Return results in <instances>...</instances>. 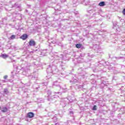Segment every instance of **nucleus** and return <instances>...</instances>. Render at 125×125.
<instances>
[{
    "mask_svg": "<svg viewBox=\"0 0 125 125\" xmlns=\"http://www.w3.org/2000/svg\"><path fill=\"white\" fill-rule=\"evenodd\" d=\"M21 67L19 66H17V70H21L22 72L23 75H25L27 76V74L26 73H28L30 71V68L29 67H27L26 66H24L23 65H21Z\"/></svg>",
    "mask_w": 125,
    "mask_h": 125,
    "instance_id": "f257e3e1",
    "label": "nucleus"
},
{
    "mask_svg": "<svg viewBox=\"0 0 125 125\" xmlns=\"http://www.w3.org/2000/svg\"><path fill=\"white\" fill-rule=\"evenodd\" d=\"M68 99H63V100H61V105H62V107H65V106H66V105H67V104H68Z\"/></svg>",
    "mask_w": 125,
    "mask_h": 125,
    "instance_id": "f03ea898",
    "label": "nucleus"
},
{
    "mask_svg": "<svg viewBox=\"0 0 125 125\" xmlns=\"http://www.w3.org/2000/svg\"><path fill=\"white\" fill-rule=\"evenodd\" d=\"M78 74L81 75L82 79H84V77H85V75L82 74H83V73H84V71L83 70V69H82V68L78 69Z\"/></svg>",
    "mask_w": 125,
    "mask_h": 125,
    "instance_id": "7ed1b4c3",
    "label": "nucleus"
},
{
    "mask_svg": "<svg viewBox=\"0 0 125 125\" xmlns=\"http://www.w3.org/2000/svg\"><path fill=\"white\" fill-rule=\"evenodd\" d=\"M52 69L53 70L52 73H53V74H57V73H59V72L58 68L54 65L52 66Z\"/></svg>",
    "mask_w": 125,
    "mask_h": 125,
    "instance_id": "20e7f679",
    "label": "nucleus"
},
{
    "mask_svg": "<svg viewBox=\"0 0 125 125\" xmlns=\"http://www.w3.org/2000/svg\"><path fill=\"white\" fill-rule=\"evenodd\" d=\"M73 108H70L69 110H68V115H69V116H70V117H72V120H75V117L73 116V115H74V111H73Z\"/></svg>",
    "mask_w": 125,
    "mask_h": 125,
    "instance_id": "39448f33",
    "label": "nucleus"
},
{
    "mask_svg": "<svg viewBox=\"0 0 125 125\" xmlns=\"http://www.w3.org/2000/svg\"><path fill=\"white\" fill-rule=\"evenodd\" d=\"M48 101H51V102H55L56 101V97H55V96H53V97H51L50 98L47 99Z\"/></svg>",
    "mask_w": 125,
    "mask_h": 125,
    "instance_id": "423d86ee",
    "label": "nucleus"
},
{
    "mask_svg": "<svg viewBox=\"0 0 125 125\" xmlns=\"http://www.w3.org/2000/svg\"><path fill=\"white\" fill-rule=\"evenodd\" d=\"M29 45L30 46H35L36 45V42L32 39L29 42Z\"/></svg>",
    "mask_w": 125,
    "mask_h": 125,
    "instance_id": "0eeeda50",
    "label": "nucleus"
},
{
    "mask_svg": "<svg viewBox=\"0 0 125 125\" xmlns=\"http://www.w3.org/2000/svg\"><path fill=\"white\" fill-rule=\"evenodd\" d=\"M53 85L55 86H57V87H58V88H59V89H62V87L60 86V85L59 84V83L57 82V81L54 82Z\"/></svg>",
    "mask_w": 125,
    "mask_h": 125,
    "instance_id": "6e6552de",
    "label": "nucleus"
},
{
    "mask_svg": "<svg viewBox=\"0 0 125 125\" xmlns=\"http://www.w3.org/2000/svg\"><path fill=\"white\" fill-rule=\"evenodd\" d=\"M53 71L52 66H51L50 65H48V68L46 69L47 73H52Z\"/></svg>",
    "mask_w": 125,
    "mask_h": 125,
    "instance_id": "1a4fd4ad",
    "label": "nucleus"
},
{
    "mask_svg": "<svg viewBox=\"0 0 125 125\" xmlns=\"http://www.w3.org/2000/svg\"><path fill=\"white\" fill-rule=\"evenodd\" d=\"M34 116H35V114L33 112H29L27 115V118H29L30 119L34 118Z\"/></svg>",
    "mask_w": 125,
    "mask_h": 125,
    "instance_id": "9d476101",
    "label": "nucleus"
},
{
    "mask_svg": "<svg viewBox=\"0 0 125 125\" xmlns=\"http://www.w3.org/2000/svg\"><path fill=\"white\" fill-rule=\"evenodd\" d=\"M21 39L23 40V41H25V40H26V39H28V35H27L26 34H23L21 36Z\"/></svg>",
    "mask_w": 125,
    "mask_h": 125,
    "instance_id": "9b49d317",
    "label": "nucleus"
},
{
    "mask_svg": "<svg viewBox=\"0 0 125 125\" xmlns=\"http://www.w3.org/2000/svg\"><path fill=\"white\" fill-rule=\"evenodd\" d=\"M47 95L45 96L46 97H50V95H51V91L50 90H48L45 92Z\"/></svg>",
    "mask_w": 125,
    "mask_h": 125,
    "instance_id": "f8f14e48",
    "label": "nucleus"
},
{
    "mask_svg": "<svg viewBox=\"0 0 125 125\" xmlns=\"http://www.w3.org/2000/svg\"><path fill=\"white\" fill-rule=\"evenodd\" d=\"M62 12L60 10L58 9L57 10H56L55 13H54V15H60L61 14Z\"/></svg>",
    "mask_w": 125,
    "mask_h": 125,
    "instance_id": "ddd939ff",
    "label": "nucleus"
},
{
    "mask_svg": "<svg viewBox=\"0 0 125 125\" xmlns=\"http://www.w3.org/2000/svg\"><path fill=\"white\" fill-rule=\"evenodd\" d=\"M56 60H58L59 62H61V60L63 59V55L61 54L60 55V57H57V56Z\"/></svg>",
    "mask_w": 125,
    "mask_h": 125,
    "instance_id": "4468645a",
    "label": "nucleus"
},
{
    "mask_svg": "<svg viewBox=\"0 0 125 125\" xmlns=\"http://www.w3.org/2000/svg\"><path fill=\"white\" fill-rule=\"evenodd\" d=\"M0 57H1L3 59H6L8 57V55H6V54H2L0 56Z\"/></svg>",
    "mask_w": 125,
    "mask_h": 125,
    "instance_id": "2eb2a0df",
    "label": "nucleus"
},
{
    "mask_svg": "<svg viewBox=\"0 0 125 125\" xmlns=\"http://www.w3.org/2000/svg\"><path fill=\"white\" fill-rule=\"evenodd\" d=\"M47 76H46V79L48 80V79H50L51 78V76H52V73H47Z\"/></svg>",
    "mask_w": 125,
    "mask_h": 125,
    "instance_id": "dca6fc26",
    "label": "nucleus"
},
{
    "mask_svg": "<svg viewBox=\"0 0 125 125\" xmlns=\"http://www.w3.org/2000/svg\"><path fill=\"white\" fill-rule=\"evenodd\" d=\"M13 7H16V8H21V4H18V3H16Z\"/></svg>",
    "mask_w": 125,
    "mask_h": 125,
    "instance_id": "f3484780",
    "label": "nucleus"
},
{
    "mask_svg": "<svg viewBox=\"0 0 125 125\" xmlns=\"http://www.w3.org/2000/svg\"><path fill=\"white\" fill-rule=\"evenodd\" d=\"M34 67L35 68H40L41 67V64L38 63V62L34 63Z\"/></svg>",
    "mask_w": 125,
    "mask_h": 125,
    "instance_id": "a211bd4d",
    "label": "nucleus"
},
{
    "mask_svg": "<svg viewBox=\"0 0 125 125\" xmlns=\"http://www.w3.org/2000/svg\"><path fill=\"white\" fill-rule=\"evenodd\" d=\"M93 48L94 50H97V49L99 48V46L98 44H94L93 46Z\"/></svg>",
    "mask_w": 125,
    "mask_h": 125,
    "instance_id": "6ab92c4d",
    "label": "nucleus"
},
{
    "mask_svg": "<svg viewBox=\"0 0 125 125\" xmlns=\"http://www.w3.org/2000/svg\"><path fill=\"white\" fill-rule=\"evenodd\" d=\"M8 109H7V107H2V110H1V112H2L3 113H6V112H7Z\"/></svg>",
    "mask_w": 125,
    "mask_h": 125,
    "instance_id": "aec40b11",
    "label": "nucleus"
},
{
    "mask_svg": "<svg viewBox=\"0 0 125 125\" xmlns=\"http://www.w3.org/2000/svg\"><path fill=\"white\" fill-rule=\"evenodd\" d=\"M120 112H122V113H120V115L121 114L123 115V114H125V112H125V107H123L121 108L120 109Z\"/></svg>",
    "mask_w": 125,
    "mask_h": 125,
    "instance_id": "412c9836",
    "label": "nucleus"
},
{
    "mask_svg": "<svg viewBox=\"0 0 125 125\" xmlns=\"http://www.w3.org/2000/svg\"><path fill=\"white\" fill-rule=\"evenodd\" d=\"M100 6H104L105 5V2L102 1L99 3Z\"/></svg>",
    "mask_w": 125,
    "mask_h": 125,
    "instance_id": "4be33fe9",
    "label": "nucleus"
},
{
    "mask_svg": "<svg viewBox=\"0 0 125 125\" xmlns=\"http://www.w3.org/2000/svg\"><path fill=\"white\" fill-rule=\"evenodd\" d=\"M76 47H77V48H81V47H82V44H80V43L76 44Z\"/></svg>",
    "mask_w": 125,
    "mask_h": 125,
    "instance_id": "5701e85b",
    "label": "nucleus"
},
{
    "mask_svg": "<svg viewBox=\"0 0 125 125\" xmlns=\"http://www.w3.org/2000/svg\"><path fill=\"white\" fill-rule=\"evenodd\" d=\"M62 64H61V67L62 69V70H65V67H64V64H63V62H61Z\"/></svg>",
    "mask_w": 125,
    "mask_h": 125,
    "instance_id": "b1692460",
    "label": "nucleus"
},
{
    "mask_svg": "<svg viewBox=\"0 0 125 125\" xmlns=\"http://www.w3.org/2000/svg\"><path fill=\"white\" fill-rule=\"evenodd\" d=\"M4 93L5 94H8L9 93V91H8V90L7 89H4Z\"/></svg>",
    "mask_w": 125,
    "mask_h": 125,
    "instance_id": "393cba45",
    "label": "nucleus"
},
{
    "mask_svg": "<svg viewBox=\"0 0 125 125\" xmlns=\"http://www.w3.org/2000/svg\"><path fill=\"white\" fill-rule=\"evenodd\" d=\"M72 123V119L70 120H67L66 122H65V125H69V124H71Z\"/></svg>",
    "mask_w": 125,
    "mask_h": 125,
    "instance_id": "a878e982",
    "label": "nucleus"
},
{
    "mask_svg": "<svg viewBox=\"0 0 125 125\" xmlns=\"http://www.w3.org/2000/svg\"><path fill=\"white\" fill-rule=\"evenodd\" d=\"M15 38H16V36L15 35H12L10 37V40H14V39H15Z\"/></svg>",
    "mask_w": 125,
    "mask_h": 125,
    "instance_id": "bb28decb",
    "label": "nucleus"
},
{
    "mask_svg": "<svg viewBox=\"0 0 125 125\" xmlns=\"http://www.w3.org/2000/svg\"><path fill=\"white\" fill-rule=\"evenodd\" d=\"M42 85L43 86H44V85L45 86H46V85H47L48 83H47V82H44V83H42Z\"/></svg>",
    "mask_w": 125,
    "mask_h": 125,
    "instance_id": "cd10ccee",
    "label": "nucleus"
},
{
    "mask_svg": "<svg viewBox=\"0 0 125 125\" xmlns=\"http://www.w3.org/2000/svg\"><path fill=\"white\" fill-rule=\"evenodd\" d=\"M107 83H106V82L103 81L102 83H101V85H106V84H107Z\"/></svg>",
    "mask_w": 125,
    "mask_h": 125,
    "instance_id": "c85d7f7f",
    "label": "nucleus"
},
{
    "mask_svg": "<svg viewBox=\"0 0 125 125\" xmlns=\"http://www.w3.org/2000/svg\"><path fill=\"white\" fill-rule=\"evenodd\" d=\"M43 53H46V50H44L42 52V55H45V54H43Z\"/></svg>",
    "mask_w": 125,
    "mask_h": 125,
    "instance_id": "c756f323",
    "label": "nucleus"
},
{
    "mask_svg": "<svg viewBox=\"0 0 125 125\" xmlns=\"http://www.w3.org/2000/svg\"><path fill=\"white\" fill-rule=\"evenodd\" d=\"M97 108V106L95 105L93 107V109H92L93 110V111H95L96 110H97V108Z\"/></svg>",
    "mask_w": 125,
    "mask_h": 125,
    "instance_id": "7c9ffc66",
    "label": "nucleus"
},
{
    "mask_svg": "<svg viewBox=\"0 0 125 125\" xmlns=\"http://www.w3.org/2000/svg\"><path fill=\"white\" fill-rule=\"evenodd\" d=\"M115 58L117 60H119V59H123V58H124L122 57H115Z\"/></svg>",
    "mask_w": 125,
    "mask_h": 125,
    "instance_id": "2f4dec72",
    "label": "nucleus"
},
{
    "mask_svg": "<svg viewBox=\"0 0 125 125\" xmlns=\"http://www.w3.org/2000/svg\"><path fill=\"white\" fill-rule=\"evenodd\" d=\"M38 85V84H36L34 86V88H35V89H38V88H40V87H36Z\"/></svg>",
    "mask_w": 125,
    "mask_h": 125,
    "instance_id": "473e14b6",
    "label": "nucleus"
},
{
    "mask_svg": "<svg viewBox=\"0 0 125 125\" xmlns=\"http://www.w3.org/2000/svg\"><path fill=\"white\" fill-rule=\"evenodd\" d=\"M117 25H118V22H117V21L113 22V26H114V27H116Z\"/></svg>",
    "mask_w": 125,
    "mask_h": 125,
    "instance_id": "72a5a7b5",
    "label": "nucleus"
},
{
    "mask_svg": "<svg viewBox=\"0 0 125 125\" xmlns=\"http://www.w3.org/2000/svg\"><path fill=\"white\" fill-rule=\"evenodd\" d=\"M91 83H96V81L94 80V79H92L91 80Z\"/></svg>",
    "mask_w": 125,
    "mask_h": 125,
    "instance_id": "f704fd0d",
    "label": "nucleus"
},
{
    "mask_svg": "<svg viewBox=\"0 0 125 125\" xmlns=\"http://www.w3.org/2000/svg\"><path fill=\"white\" fill-rule=\"evenodd\" d=\"M84 55H85L84 54H81L80 55V58L84 57Z\"/></svg>",
    "mask_w": 125,
    "mask_h": 125,
    "instance_id": "c9c22d12",
    "label": "nucleus"
},
{
    "mask_svg": "<svg viewBox=\"0 0 125 125\" xmlns=\"http://www.w3.org/2000/svg\"><path fill=\"white\" fill-rule=\"evenodd\" d=\"M19 16L20 17V20H21L22 19V17H23V15L20 14Z\"/></svg>",
    "mask_w": 125,
    "mask_h": 125,
    "instance_id": "e433bc0d",
    "label": "nucleus"
},
{
    "mask_svg": "<svg viewBox=\"0 0 125 125\" xmlns=\"http://www.w3.org/2000/svg\"><path fill=\"white\" fill-rule=\"evenodd\" d=\"M31 79H32V80H37L38 79V77L32 76Z\"/></svg>",
    "mask_w": 125,
    "mask_h": 125,
    "instance_id": "4c0bfd02",
    "label": "nucleus"
},
{
    "mask_svg": "<svg viewBox=\"0 0 125 125\" xmlns=\"http://www.w3.org/2000/svg\"><path fill=\"white\" fill-rule=\"evenodd\" d=\"M114 74H119L120 71H117V70H115L114 72Z\"/></svg>",
    "mask_w": 125,
    "mask_h": 125,
    "instance_id": "58836bf2",
    "label": "nucleus"
},
{
    "mask_svg": "<svg viewBox=\"0 0 125 125\" xmlns=\"http://www.w3.org/2000/svg\"><path fill=\"white\" fill-rule=\"evenodd\" d=\"M8 77V76L7 75H5L3 77V79H4V80H6V79H7Z\"/></svg>",
    "mask_w": 125,
    "mask_h": 125,
    "instance_id": "ea45409f",
    "label": "nucleus"
},
{
    "mask_svg": "<svg viewBox=\"0 0 125 125\" xmlns=\"http://www.w3.org/2000/svg\"><path fill=\"white\" fill-rule=\"evenodd\" d=\"M100 64H101V63H100V62H99L97 64H96V66H97L98 67V66H99Z\"/></svg>",
    "mask_w": 125,
    "mask_h": 125,
    "instance_id": "a19ab883",
    "label": "nucleus"
},
{
    "mask_svg": "<svg viewBox=\"0 0 125 125\" xmlns=\"http://www.w3.org/2000/svg\"><path fill=\"white\" fill-rule=\"evenodd\" d=\"M123 13L124 14V15H125V9H124L123 10Z\"/></svg>",
    "mask_w": 125,
    "mask_h": 125,
    "instance_id": "79ce46f5",
    "label": "nucleus"
},
{
    "mask_svg": "<svg viewBox=\"0 0 125 125\" xmlns=\"http://www.w3.org/2000/svg\"><path fill=\"white\" fill-rule=\"evenodd\" d=\"M6 20H7V18H4L3 19V21H5Z\"/></svg>",
    "mask_w": 125,
    "mask_h": 125,
    "instance_id": "37998d69",
    "label": "nucleus"
},
{
    "mask_svg": "<svg viewBox=\"0 0 125 125\" xmlns=\"http://www.w3.org/2000/svg\"><path fill=\"white\" fill-rule=\"evenodd\" d=\"M1 83H5V80L1 81Z\"/></svg>",
    "mask_w": 125,
    "mask_h": 125,
    "instance_id": "c03bdc74",
    "label": "nucleus"
},
{
    "mask_svg": "<svg viewBox=\"0 0 125 125\" xmlns=\"http://www.w3.org/2000/svg\"><path fill=\"white\" fill-rule=\"evenodd\" d=\"M112 68H113V67H108V69H109V70H111V69H112Z\"/></svg>",
    "mask_w": 125,
    "mask_h": 125,
    "instance_id": "a18cd8bd",
    "label": "nucleus"
},
{
    "mask_svg": "<svg viewBox=\"0 0 125 125\" xmlns=\"http://www.w3.org/2000/svg\"><path fill=\"white\" fill-rule=\"evenodd\" d=\"M87 55H88V56L89 57V56H90V53H88V54H87Z\"/></svg>",
    "mask_w": 125,
    "mask_h": 125,
    "instance_id": "49530a36",
    "label": "nucleus"
},
{
    "mask_svg": "<svg viewBox=\"0 0 125 125\" xmlns=\"http://www.w3.org/2000/svg\"><path fill=\"white\" fill-rule=\"evenodd\" d=\"M62 90L64 89V90H67V89H64V88H62Z\"/></svg>",
    "mask_w": 125,
    "mask_h": 125,
    "instance_id": "de8ad7c7",
    "label": "nucleus"
},
{
    "mask_svg": "<svg viewBox=\"0 0 125 125\" xmlns=\"http://www.w3.org/2000/svg\"><path fill=\"white\" fill-rule=\"evenodd\" d=\"M53 42V43H55V42Z\"/></svg>",
    "mask_w": 125,
    "mask_h": 125,
    "instance_id": "09e8293b",
    "label": "nucleus"
},
{
    "mask_svg": "<svg viewBox=\"0 0 125 125\" xmlns=\"http://www.w3.org/2000/svg\"><path fill=\"white\" fill-rule=\"evenodd\" d=\"M0 85H1V81H0Z\"/></svg>",
    "mask_w": 125,
    "mask_h": 125,
    "instance_id": "8fccbe9b",
    "label": "nucleus"
},
{
    "mask_svg": "<svg viewBox=\"0 0 125 125\" xmlns=\"http://www.w3.org/2000/svg\"><path fill=\"white\" fill-rule=\"evenodd\" d=\"M12 62H15V60L12 61Z\"/></svg>",
    "mask_w": 125,
    "mask_h": 125,
    "instance_id": "3c124183",
    "label": "nucleus"
},
{
    "mask_svg": "<svg viewBox=\"0 0 125 125\" xmlns=\"http://www.w3.org/2000/svg\"><path fill=\"white\" fill-rule=\"evenodd\" d=\"M6 10H9V9L5 8Z\"/></svg>",
    "mask_w": 125,
    "mask_h": 125,
    "instance_id": "603ef678",
    "label": "nucleus"
},
{
    "mask_svg": "<svg viewBox=\"0 0 125 125\" xmlns=\"http://www.w3.org/2000/svg\"><path fill=\"white\" fill-rule=\"evenodd\" d=\"M91 57H93V55H91Z\"/></svg>",
    "mask_w": 125,
    "mask_h": 125,
    "instance_id": "864d4df0",
    "label": "nucleus"
},
{
    "mask_svg": "<svg viewBox=\"0 0 125 125\" xmlns=\"http://www.w3.org/2000/svg\"><path fill=\"white\" fill-rule=\"evenodd\" d=\"M75 14H78V13H76Z\"/></svg>",
    "mask_w": 125,
    "mask_h": 125,
    "instance_id": "5fc2aeb1",
    "label": "nucleus"
},
{
    "mask_svg": "<svg viewBox=\"0 0 125 125\" xmlns=\"http://www.w3.org/2000/svg\"><path fill=\"white\" fill-rule=\"evenodd\" d=\"M64 20H68V19H65Z\"/></svg>",
    "mask_w": 125,
    "mask_h": 125,
    "instance_id": "6e6d98bb",
    "label": "nucleus"
},
{
    "mask_svg": "<svg viewBox=\"0 0 125 125\" xmlns=\"http://www.w3.org/2000/svg\"><path fill=\"white\" fill-rule=\"evenodd\" d=\"M124 51H125V49H124Z\"/></svg>",
    "mask_w": 125,
    "mask_h": 125,
    "instance_id": "4d7b16f0",
    "label": "nucleus"
},
{
    "mask_svg": "<svg viewBox=\"0 0 125 125\" xmlns=\"http://www.w3.org/2000/svg\"><path fill=\"white\" fill-rule=\"evenodd\" d=\"M0 109H1V107H0Z\"/></svg>",
    "mask_w": 125,
    "mask_h": 125,
    "instance_id": "13d9d810",
    "label": "nucleus"
},
{
    "mask_svg": "<svg viewBox=\"0 0 125 125\" xmlns=\"http://www.w3.org/2000/svg\"><path fill=\"white\" fill-rule=\"evenodd\" d=\"M37 50H36V51H37Z\"/></svg>",
    "mask_w": 125,
    "mask_h": 125,
    "instance_id": "bf43d9fd",
    "label": "nucleus"
}]
</instances>
